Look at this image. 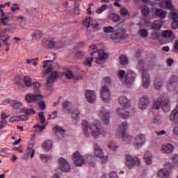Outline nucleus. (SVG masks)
Here are the masks:
<instances>
[{
    "instance_id": "1",
    "label": "nucleus",
    "mask_w": 178,
    "mask_h": 178,
    "mask_svg": "<svg viewBox=\"0 0 178 178\" xmlns=\"http://www.w3.org/2000/svg\"><path fill=\"white\" fill-rule=\"evenodd\" d=\"M127 122H122L119 127V131L121 132V138L124 142L128 145H133L136 149L141 148L145 144V136L143 134H140L136 136L133 143V136L126 132L127 131Z\"/></svg>"
},
{
    "instance_id": "2",
    "label": "nucleus",
    "mask_w": 178,
    "mask_h": 178,
    "mask_svg": "<svg viewBox=\"0 0 178 178\" xmlns=\"http://www.w3.org/2000/svg\"><path fill=\"white\" fill-rule=\"evenodd\" d=\"M82 129L87 137L92 136L95 139L99 138L106 135V132L102 127L100 120H95L90 124L88 121L82 122Z\"/></svg>"
},
{
    "instance_id": "3",
    "label": "nucleus",
    "mask_w": 178,
    "mask_h": 178,
    "mask_svg": "<svg viewBox=\"0 0 178 178\" xmlns=\"http://www.w3.org/2000/svg\"><path fill=\"white\" fill-rule=\"evenodd\" d=\"M97 46L92 44L90 46L89 51L91 52V58H86L84 60V63L86 65L91 66L92 60H95V62L97 63H100L101 60H106L108 57V54L105 51L104 49L98 50Z\"/></svg>"
},
{
    "instance_id": "4",
    "label": "nucleus",
    "mask_w": 178,
    "mask_h": 178,
    "mask_svg": "<svg viewBox=\"0 0 178 178\" xmlns=\"http://www.w3.org/2000/svg\"><path fill=\"white\" fill-rule=\"evenodd\" d=\"M165 7L170 10L168 17L172 20L171 28L173 30L178 29V8H175L172 4V0H165Z\"/></svg>"
},
{
    "instance_id": "5",
    "label": "nucleus",
    "mask_w": 178,
    "mask_h": 178,
    "mask_svg": "<svg viewBox=\"0 0 178 178\" xmlns=\"http://www.w3.org/2000/svg\"><path fill=\"white\" fill-rule=\"evenodd\" d=\"M92 158H93L92 155L89 154L86 156V159L79 152H75L72 155V159L74 162V164L76 167H82L84 165H86L87 163H88L91 166H93L91 161Z\"/></svg>"
},
{
    "instance_id": "6",
    "label": "nucleus",
    "mask_w": 178,
    "mask_h": 178,
    "mask_svg": "<svg viewBox=\"0 0 178 178\" xmlns=\"http://www.w3.org/2000/svg\"><path fill=\"white\" fill-rule=\"evenodd\" d=\"M58 168L55 170V173L53 175L52 178H61L58 174L60 171L63 172H70L71 171V165L69 161L64 158H59L58 159Z\"/></svg>"
},
{
    "instance_id": "7",
    "label": "nucleus",
    "mask_w": 178,
    "mask_h": 178,
    "mask_svg": "<svg viewBox=\"0 0 178 178\" xmlns=\"http://www.w3.org/2000/svg\"><path fill=\"white\" fill-rule=\"evenodd\" d=\"M161 107L162 110L165 113H168L170 110V101L166 97H159L156 99L153 104L152 108L156 110H159Z\"/></svg>"
},
{
    "instance_id": "8",
    "label": "nucleus",
    "mask_w": 178,
    "mask_h": 178,
    "mask_svg": "<svg viewBox=\"0 0 178 178\" xmlns=\"http://www.w3.org/2000/svg\"><path fill=\"white\" fill-rule=\"evenodd\" d=\"M137 69L142 72V83L144 88H147L149 87V76L147 74V71L144 70V60H139L137 65Z\"/></svg>"
},
{
    "instance_id": "9",
    "label": "nucleus",
    "mask_w": 178,
    "mask_h": 178,
    "mask_svg": "<svg viewBox=\"0 0 178 178\" xmlns=\"http://www.w3.org/2000/svg\"><path fill=\"white\" fill-rule=\"evenodd\" d=\"M35 141L33 139H31L29 141L28 145L25 150V154L22 155V159L24 161H26L30 159H33L35 154V149L34 148Z\"/></svg>"
},
{
    "instance_id": "10",
    "label": "nucleus",
    "mask_w": 178,
    "mask_h": 178,
    "mask_svg": "<svg viewBox=\"0 0 178 178\" xmlns=\"http://www.w3.org/2000/svg\"><path fill=\"white\" fill-rule=\"evenodd\" d=\"M125 165L128 169H133L141 166V160L137 156L127 155L125 156Z\"/></svg>"
},
{
    "instance_id": "11",
    "label": "nucleus",
    "mask_w": 178,
    "mask_h": 178,
    "mask_svg": "<svg viewBox=\"0 0 178 178\" xmlns=\"http://www.w3.org/2000/svg\"><path fill=\"white\" fill-rule=\"evenodd\" d=\"M62 75L61 73L57 71H52L49 77L47 80L46 87L47 90H50L53 86V83L58 77H60Z\"/></svg>"
},
{
    "instance_id": "12",
    "label": "nucleus",
    "mask_w": 178,
    "mask_h": 178,
    "mask_svg": "<svg viewBox=\"0 0 178 178\" xmlns=\"http://www.w3.org/2000/svg\"><path fill=\"white\" fill-rule=\"evenodd\" d=\"M136 77H137V74H136V72H134V71L131 70H128L127 74L125 75L124 84L128 86H131V84L134 83Z\"/></svg>"
},
{
    "instance_id": "13",
    "label": "nucleus",
    "mask_w": 178,
    "mask_h": 178,
    "mask_svg": "<svg viewBox=\"0 0 178 178\" xmlns=\"http://www.w3.org/2000/svg\"><path fill=\"white\" fill-rule=\"evenodd\" d=\"M110 111L106 109H102L97 112L98 116L102 119L104 124L107 125L110 123Z\"/></svg>"
},
{
    "instance_id": "14",
    "label": "nucleus",
    "mask_w": 178,
    "mask_h": 178,
    "mask_svg": "<svg viewBox=\"0 0 178 178\" xmlns=\"http://www.w3.org/2000/svg\"><path fill=\"white\" fill-rule=\"evenodd\" d=\"M100 95L104 102H108V101L111 99L110 90L106 86H104L102 87Z\"/></svg>"
},
{
    "instance_id": "15",
    "label": "nucleus",
    "mask_w": 178,
    "mask_h": 178,
    "mask_svg": "<svg viewBox=\"0 0 178 178\" xmlns=\"http://www.w3.org/2000/svg\"><path fill=\"white\" fill-rule=\"evenodd\" d=\"M126 37V30L124 29H119L111 35L112 40H118Z\"/></svg>"
},
{
    "instance_id": "16",
    "label": "nucleus",
    "mask_w": 178,
    "mask_h": 178,
    "mask_svg": "<svg viewBox=\"0 0 178 178\" xmlns=\"http://www.w3.org/2000/svg\"><path fill=\"white\" fill-rule=\"evenodd\" d=\"M43 96L40 94L33 95L32 93H28L25 96V100L28 102H38V101H42Z\"/></svg>"
},
{
    "instance_id": "17",
    "label": "nucleus",
    "mask_w": 178,
    "mask_h": 178,
    "mask_svg": "<svg viewBox=\"0 0 178 178\" xmlns=\"http://www.w3.org/2000/svg\"><path fill=\"white\" fill-rule=\"evenodd\" d=\"M6 29H0V40L4 43L5 47H10V43L8 42L10 37L6 34Z\"/></svg>"
},
{
    "instance_id": "18",
    "label": "nucleus",
    "mask_w": 178,
    "mask_h": 178,
    "mask_svg": "<svg viewBox=\"0 0 178 178\" xmlns=\"http://www.w3.org/2000/svg\"><path fill=\"white\" fill-rule=\"evenodd\" d=\"M149 104V99L147 96L142 97L139 100L138 108L144 111L146 109Z\"/></svg>"
},
{
    "instance_id": "19",
    "label": "nucleus",
    "mask_w": 178,
    "mask_h": 178,
    "mask_svg": "<svg viewBox=\"0 0 178 178\" xmlns=\"http://www.w3.org/2000/svg\"><path fill=\"white\" fill-rule=\"evenodd\" d=\"M51 60H44L43 62L42 67L44 69V74H47L49 73L50 72H52L54 69V65L51 64Z\"/></svg>"
},
{
    "instance_id": "20",
    "label": "nucleus",
    "mask_w": 178,
    "mask_h": 178,
    "mask_svg": "<svg viewBox=\"0 0 178 178\" xmlns=\"http://www.w3.org/2000/svg\"><path fill=\"white\" fill-rule=\"evenodd\" d=\"M86 98L88 102H90V104H93V102H95L97 99L95 92L94 90H87L86 91Z\"/></svg>"
},
{
    "instance_id": "21",
    "label": "nucleus",
    "mask_w": 178,
    "mask_h": 178,
    "mask_svg": "<svg viewBox=\"0 0 178 178\" xmlns=\"http://www.w3.org/2000/svg\"><path fill=\"white\" fill-rule=\"evenodd\" d=\"M28 120H29V117L27 115H14L10 118L9 122L15 123L17 122L27 121Z\"/></svg>"
},
{
    "instance_id": "22",
    "label": "nucleus",
    "mask_w": 178,
    "mask_h": 178,
    "mask_svg": "<svg viewBox=\"0 0 178 178\" xmlns=\"http://www.w3.org/2000/svg\"><path fill=\"white\" fill-rule=\"evenodd\" d=\"M53 132L54 133V134L57 136H58V138L60 139H62L65 137V130L63 129L60 126H56L53 128Z\"/></svg>"
},
{
    "instance_id": "23",
    "label": "nucleus",
    "mask_w": 178,
    "mask_h": 178,
    "mask_svg": "<svg viewBox=\"0 0 178 178\" xmlns=\"http://www.w3.org/2000/svg\"><path fill=\"white\" fill-rule=\"evenodd\" d=\"M118 102L120 105L125 109L130 107V101L124 96H120L118 98Z\"/></svg>"
},
{
    "instance_id": "24",
    "label": "nucleus",
    "mask_w": 178,
    "mask_h": 178,
    "mask_svg": "<svg viewBox=\"0 0 178 178\" xmlns=\"http://www.w3.org/2000/svg\"><path fill=\"white\" fill-rule=\"evenodd\" d=\"M174 147L172 144H165L161 146V152L163 154H170L173 152Z\"/></svg>"
},
{
    "instance_id": "25",
    "label": "nucleus",
    "mask_w": 178,
    "mask_h": 178,
    "mask_svg": "<svg viewBox=\"0 0 178 178\" xmlns=\"http://www.w3.org/2000/svg\"><path fill=\"white\" fill-rule=\"evenodd\" d=\"M80 115H81V113L79 109H76L72 112V123L74 125H76L79 124L80 121Z\"/></svg>"
},
{
    "instance_id": "26",
    "label": "nucleus",
    "mask_w": 178,
    "mask_h": 178,
    "mask_svg": "<svg viewBox=\"0 0 178 178\" xmlns=\"http://www.w3.org/2000/svg\"><path fill=\"white\" fill-rule=\"evenodd\" d=\"M35 111L33 108H27L26 107H23L19 108L18 111V113H24V115L29 118V115H33L35 114Z\"/></svg>"
},
{
    "instance_id": "27",
    "label": "nucleus",
    "mask_w": 178,
    "mask_h": 178,
    "mask_svg": "<svg viewBox=\"0 0 178 178\" xmlns=\"http://www.w3.org/2000/svg\"><path fill=\"white\" fill-rule=\"evenodd\" d=\"M156 175L160 178H168L170 172L166 168H161L158 170Z\"/></svg>"
},
{
    "instance_id": "28",
    "label": "nucleus",
    "mask_w": 178,
    "mask_h": 178,
    "mask_svg": "<svg viewBox=\"0 0 178 178\" xmlns=\"http://www.w3.org/2000/svg\"><path fill=\"white\" fill-rule=\"evenodd\" d=\"M62 107L65 113H70L72 109V104L71 102L65 101L62 103Z\"/></svg>"
},
{
    "instance_id": "29",
    "label": "nucleus",
    "mask_w": 178,
    "mask_h": 178,
    "mask_svg": "<svg viewBox=\"0 0 178 178\" xmlns=\"http://www.w3.org/2000/svg\"><path fill=\"white\" fill-rule=\"evenodd\" d=\"M168 12L163 9H156L154 12V15L161 19H163L166 17Z\"/></svg>"
},
{
    "instance_id": "30",
    "label": "nucleus",
    "mask_w": 178,
    "mask_h": 178,
    "mask_svg": "<svg viewBox=\"0 0 178 178\" xmlns=\"http://www.w3.org/2000/svg\"><path fill=\"white\" fill-rule=\"evenodd\" d=\"M42 147L45 152H49L53 148V142L51 140H47L42 143Z\"/></svg>"
},
{
    "instance_id": "31",
    "label": "nucleus",
    "mask_w": 178,
    "mask_h": 178,
    "mask_svg": "<svg viewBox=\"0 0 178 178\" xmlns=\"http://www.w3.org/2000/svg\"><path fill=\"white\" fill-rule=\"evenodd\" d=\"M161 36L164 38L174 40L175 38V35L171 30H165L162 32Z\"/></svg>"
},
{
    "instance_id": "32",
    "label": "nucleus",
    "mask_w": 178,
    "mask_h": 178,
    "mask_svg": "<svg viewBox=\"0 0 178 178\" xmlns=\"http://www.w3.org/2000/svg\"><path fill=\"white\" fill-rule=\"evenodd\" d=\"M43 35L44 34L42 31L37 30L31 34V38L33 40L39 41Z\"/></svg>"
},
{
    "instance_id": "33",
    "label": "nucleus",
    "mask_w": 178,
    "mask_h": 178,
    "mask_svg": "<svg viewBox=\"0 0 178 178\" xmlns=\"http://www.w3.org/2000/svg\"><path fill=\"white\" fill-rule=\"evenodd\" d=\"M152 158L153 156L152 155L151 152L149 151H147L144 154V161L147 165H150L152 163Z\"/></svg>"
},
{
    "instance_id": "34",
    "label": "nucleus",
    "mask_w": 178,
    "mask_h": 178,
    "mask_svg": "<svg viewBox=\"0 0 178 178\" xmlns=\"http://www.w3.org/2000/svg\"><path fill=\"white\" fill-rule=\"evenodd\" d=\"M10 106L13 109L18 110L23 106V102L19 100L13 99V100H11Z\"/></svg>"
},
{
    "instance_id": "35",
    "label": "nucleus",
    "mask_w": 178,
    "mask_h": 178,
    "mask_svg": "<svg viewBox=\"0 0 178 178\" xmlns=\"http://www.w3.org/2000/svg\"><path fill=\"white\" fill-rule=\"evenodd\" d=\"M117 114L120 118L123 119H127L129 116V113H128V111L122 108H119L118 110H117Z\"/></svg>"
},
{
    "instance_id": "36",
    "label": "nucleus",
    "mask_w": 178,
    "mask_h": 178,
    "mask_svg": "<svg viewBox=\"0 0 178 178\" xmlns=\"http://www.w3.org/2000/svg\"><path fill=\"white\" fill-rule=\"evenodd\" d=\"M170 120L173 123L178 122V109L175 108L170 115Z\"/></svg>"
},
{
    "instance_id": "37",
    "label": "nucleus",
    "mask_w": 178,
    "mask_h": 178,
    "mask_svg": "<svg viewBox=\"0 0 178 178\" xmlns=\"http://www.w3.org/2000/svg\"><path fill=\"white\" fill-rule=\"evenodd\" d=\"M12 155V150L9 148L4 147L0 149V156L3 157H8Z\"/></svg>"
},
{
    "instance_id": "38",
    "label": "nucleus",
    "mask_w": 178,
    "mask_h": 178,
    "mask_svg": "<svg viewBox=\"0 0 178 178\" xmlns=\"http://www.w3.org/2000/svg\"><path fill=\"white\" fill-rule=\"evenodd\" d=\"M43 45L45 47H47V48H50V49H53V48L56 49L57 48L54 41V40H44Z\"/></svg>"
},
{
    "instance_id": "39",
    "label": "nucleus",
    "mask_w": 178,
    "mask_h": 178,
    "mask_svg": "<svg viewBox=\"0 0 178 178\" xmlns=\"http://www.w3.org/2000/svg\"><path fill=\"white\" fill-rule=\"evenodd\" d=\"M12 15L10 14L6 15L4 17H2L3 18H1V19H0V21H1V24L5 26H10V21L11 19Z\"/></svg>"
},
{
    "instance_id": "40",
    "label": "nucleus",
    "mask_w": 178,
    "mask_h": 178,
    "mask_svg": "<svg viewBox=\"0 0 178 178\" xmlns=\"http://www.w3.org/2000/svg\"><path fill=\"white\" fill-rule=\"evenodd\" d=\"M94 150H95V155L97 158L99 159L103 157L104 152L102 151V149L100 148L99 146L95 145Z\"/></svg>"
},
{
    "instance_id": "41",
    "label": "nucleus",
    "mask_w": 178,
    "mask_h": 178,
    "mask_svg": "<svg viewBox=\"0 0 178 178\" xmlns=\"http://www.w3.org/2000/svg\"><path fill=\"white\" fill-rule=\"evenodd\" d=\"M40 159L43 163H50L52 161V156L45 154H40Z\"/></svg>"
},
{
    "instance_id": "42",
    "label": "nucleus",
    "mask_w": 178,
    "mask_h": 178,
    "mask_svg": "<svg viewBox=\"0 0 178 178\" xmlns=\"http://www.w3.org/2000/svg\"><path fill=\"white\" fill-rule=\"evenodd\" d=\"M24 83L26 87H31L33 85L32 79L29 76H25L24 77Z\"/></svg>"
},
{
    "instance_id": "43",
    "label": "nucleus",
    "mask_w": 178,
    "mask_h": 178,
    "mask_svg": "<svg viewBox=\"0 0 178 178\" xmlns=\"http://www.w3.org/2000/svg\"><path fill=\"white\" fill-rule=\"evenodd\" d=\"M126 76V72L124 70H120L118 72V77L124 84V76Z\"/></svg>"
},
{
    "instance_id": "44",
    "label": "nucleus",
    "mask_w": 178,
    "mask_h": 178,
    "mask_svg": "<svg viewBox=\"0 0 178 178\" xmlns=\"http://www.w3.org/2000/svg\"><path fill=\"white\" fill-rule=\"evenodd\" d=\"M120 63L122 65H127L129 63V58L124 55H121L120 56Z\"/></svg>"
},
{
    "instance_id": "45",
    "label": "nucleus",
    "mask_w": 178,
    "mask_h": 178,
    "mask_svg": "<svg viewBox=\"0 0 178 178\" xmlns=\"http://www.w3.org/2000/svg\"><path fill=\"white\" fill-rule=\"evenodd\" d=\"M141 13L142 15L145 17H147V16L149 14V9L147 6H142L141 8Z\"/></svg>"
},
{
    "instance_id": "46",
    "label": "nucleus",
    "mask_w": 178,
    "mask_h": 178,
    "mask_svg": "<svg viewBox=\"0 0 178 178\" xmlns=\"http://www.w3.org/2000/svg\"><path fill=\"white\" fill-rule=\"evenodd\" d=\"M177 81V78L176 76H172L170 80H169V82L167 84V87L168 88H170V87H173L174 84H175Z\"/></svg>"
},
{
    "instance_id": "47",
    "label": "nucleus",
    "mask_w": 178,
    "mask_h": 178,
    "mask_svg": "<svg viewBox=\"0 0 178 178\" xmlns=\"http://www.w3.org/2000/svg\"><path fill=\"white\" fill-rule=\"evenodd\" d=\"M92 21H93L92 18L88 17L85 19L83 22V25L88 29L91 23L92 22Z\"/></svg>"
},
{
    "instance_id": "48",
    "label": "nucleus",
    "mask_w": 178,
    "mask_h": 178,
    "mask_svg": "<svg viewBox=\"0 0 178 178\" xmlns=\"http://www.w3.org/2000/svg\"><path fill=\"white\" fill-rule=\"evenodd\" d=\"M33 128L35 129V131L42 132L45 129L46 126L40 125V124H38L34 125Z\"/></svg>"
},
{
    "instance_id": "49",
    "label": "nucleus",
    "mask_w": 178,
    "mask_h": 178,
    "mask_svg": "<svg viewBox=\"0 0 178 178\" xmlns=\"http://www.w3.org/2000/svg\"><path fill=\"white\" fill-rule=\"evenodd\" d=\"M138 33L141 38H146L148 35V31L147 29H140Z\"/></svg>"
},
{
    "instance_id": "50",
    "label": "nucleus",
    "mask_w": 178,
    "mask_h": 178,
    "mask_svg": "<svg viewBox=\"0 0 178 178\" xmlns=\"http://www.w3.org/2000/svg\"><path fill=\"white\" fill-rule=\"evenodd\" d=\"M48 120H56L58 118V111H54L51 114L48 115Z\"/></svg>"
},
{
    "instance_id": "51",
    "label": "nucleus",
    "mask_w": 178,
    "mask_h": 178,
    "mask_svg": "<svg viewBox=\"0 0 178 178\" xmlns=\"http://www.w3.org/2000/svg\"><path fill=\"white\" fill-rule=\"evenodd\" d=\"M38 117H39L40 124H43L46 121V118H45L44 112H40L38 113Z\"/></svg>"
},
{
    "instance_id": "52",
    "label": "nucleus",
    "mask_w": 178,
    "mask_h": 178,
    "mask_svg": "<svg viewBox=\"0 0 178 178\" xmlns=\"http://www.w3.org/2000/svg\"><path fill=\"white\" fill-rule=\"evenodd\" d=\"M108 6L102 5L100 8L96 10V13L101 14L108 8Z\"/></svg>"
},
{
    "instance_id": "53",
    "label": "nucleus",
    "mask_w": 178,
    "mask_h": 178,
    "mask_svg": "<svg viewBox=\"0 0 178 178\" xmlns=\"http://www.w3.org/2000/svg\"><path fill=\"white\" fill-rule=\"evenodd\" d=\"M171 159L173 163V165L175 167H178V155L177 154L172 155L171 157Z\"/></svg>"
},
{
    "instance_id": "54",
    "label": "nucleus",
    "mask_w": 178,
    "mask_h": 178,
    "mask_svg": "<svg viewBox=\"0 0 178 178\" xmlns=\"http://www.w3.org/2000/svg\"><path fill=\"white\" fill-rule=\"evenodd\" d=\"M108 148L111 151H116L118 148V145L115 143H111L108 145Z\"/></svg>"
},
{
    "instance_id": "55",
    "label": "nucleus",
    "mask_w": 178,
    "mask_h": 178,
    "mask_svg": "<svg viewBox=\"0 0 178 178\" xmlns=\"http://www.w3.org/2000/svg\"><path fill=\"white\" fill-rule=\"evenodd\" d=\"M150 38L154 40H159L161 38V35L159 33H152Z\"/></svg>"
},
{
    "instance_id": "56",
    "label": "nucleus",
    "mask_w": 178,
    "mask_h": 178,
    "mask_svg": "<svg viewBox=\"0 0 178 178\" xmlns=\"http://www.w3.org/2000/svg\"><path fill=\"white\" fill-rule=\"evenodd\" d=\"M162 24H160V23H154L152 25V29L154 30V31H159L161 26H162Z\"/></svg>"
},
{
    "instance_id": "57",
    "label": "nucleus",
    "mask_w": 178,
    "mask_h": 178,
    "mask_svg": "<svg viewBox=\"0 0 178 178\" xmlns=\"http://www.w3.org/2000/svg\"><path fill=\"white\" fill-rule=\"evenodd\" d=\"M38 106L41 111H44L46 109V103L44 101H39Z\"/></svg>"
},
{
    "instance_id": "58",
    "label": "nucleus",
    "mask_w": 178,
    "mask_h": 178,
    "mask_svg": "<svg viewBox=\"0 0 178 178\" xmlns=\"http://www.w3.org/2000/svg\"><path fill=\"white\" fill-rule=\"evenodd\" d=\"M161 86H162L161 80L157 79L155 81L154 87L156 90H160Z\"/></svg>"
},
{
    "instance_id": "59",
    "label": "nucleus",
    "mask_w": 178,
    "mask_h": 178,
    "mask_svg": "<svg viewBox=\"0 0 178 178\" xmlns=\"http://www.w3.org/2000/svg\"><path fill=\"white\" fill-rule=\"evenodd\" d=\"M115 29L113 26H107L104 28V31L107 33L114 32Z\"/></svg>"
},
{
    "instance_id": "60",
    "label": "nucleus",
    "mask_w": 178,
    "mask_h": 178,
    "mask_svg": "<svg viewBox=\"0 0 178 178\" xmlns=\"http://www.w3.org/2000/svg\"><path fill=\"white\" fill-rule=\"evenodd\" d=\"M99 159H101V162L102 164H106L108 162V156H104L103 154L102 156L99 157Z\"/></svg>"
},
{
    "instance_id": "61",
    "label": "nucleus",
    "mask_w": 178,
    "mask_h": 178,
    "mask_svg": "<svg viewBox=\"0 0 178 178\" xmlns=\"http://www.w3.org/2000/svg\"><path fill=\"white\" fill-rule=\"evenodd\" d=\"M65 75L66 79H74V77L73 72L71 71H67Z\"/></svg>"
},
{
    "instance_id": "62",
    "label": "nucleus",
    "mask_w": 178,
    "mask_h": 178,
    "mask_svg": "<svg viewBox=\"0 0 178 178\" xmlns=\"http://www.w3.org/2000/svg\"><path fill=\"white\" fill-rule=\"evenodd\" d=\"M19 10V6L17 3H14L13 6L10 8V10L13 12H16Z\"/></svg>"
},
{
    "instance_id": "63",
    "label": "nucleus",
    "mask_w": 178,
    "mask_h": 178,
    "mask_svg": "<svg viewBox=\"0 0 178 178\" xmlns=\"http://www.w3.org/2000/svg\"><path fill=\"white\" fill-rule=\"evenodd\" d=\"M92 29L95 31H98L101 30V26L99 24L95 23L92 24Z\"/></svg>"
},
{
    "instance_id": "64",
    "label": "nucleus",
    "mask_w": 178,
    "mask_h": 178,
    "mask_svg": "<svg viewBox=\"0 0 178 178\" xmlns=\"http://www.w3.org/2000/svg\"><path fill=\"white\" fill-rule=\"evenodd\" d=\"M108 178H118V174L115 172L112 171L109 173Z\"/></svg>"
}]
</instances>
